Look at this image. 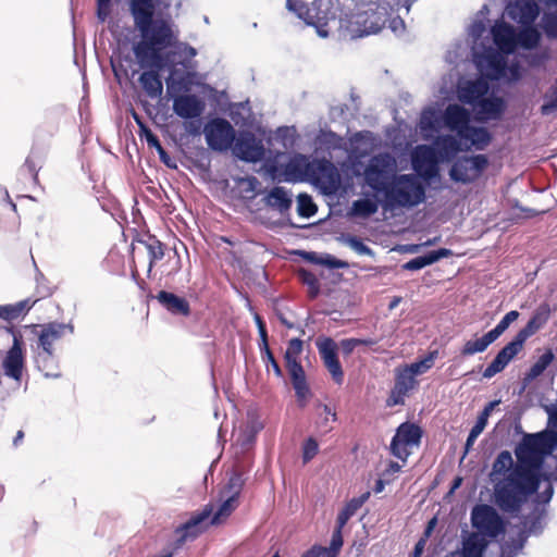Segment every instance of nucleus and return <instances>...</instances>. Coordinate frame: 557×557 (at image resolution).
<instances>
[{
    "mask_svg": "<svg viewBox=\"0 0 557 557\" xmlns=\"http://www.w3.org/2000/svg\"><path fill=\"white\" fill-rule=\"evenodd\" d=\"M473 529L482 536L494 540L505 533V522L498 511L491 505L476 504L470 512Z\"/></svg>",
    "mask_w": 557,
    "mask_h": 557,
    "instance_id": "a211bd4d",
    "label": "nucleus"
},
{
    "mask_svg": "<svg viewBox=\"0 0 557 557\" xmlns=\"http://www.w3.org/2000/svg\"><path fill=\"white\" fill-rule=\"evenodd\" d=\"M281 176L286 183L318 180L324 186L325 194H335L339 187V173L330 160L324 158L310 160L302 153H296L281 165Z\"/></svg>",
    "mask_w": 557,
    "mask_h": 557,
    "instance_id": "20e7f679",
    "label": "nucleus"
},
{
    "mask_svg": "<svg viewBox=\"0 0 557 557\" xmlns=\"http://www.w3.org/2000/svg\"><path fill=\"white\" fill-rule=\"evenodd\" d=\"M45 154L40 149L32 148L24 164L20 169V174L23 175L27 172L33 178L34 183L38 181V172L42 168Z\"/></svg>",
    "mask_w": 557,
    "mask_h": 557,
    "instance_id": "49530a36",
    "label": "nucleus"
},
{
    "mask_svg": "<svg viewBox=\"0 0 557 557\" xmlns=\"http://www.w3.org/2000/svg\"><path fill=\"white\" fill-rule=\"evenodd\" d=\"M486 30L485 22L481 18H475L468 28V34L472 39L471 55L474 62V48L480 49L482 46H486L482 41V37Z\"/></svg>",
    "mask_w": 557,
    "mask_h": 557,
    "instance_id": "8fccbe9b",
    "label": "nucleus"
},
{
    "mask_svg": "<svg viewBox=\"0 0 557 557\" xmlns=\"http://www.w3.org/2000/svg\"><path fill=\"white\" fill-rule=\"evenodd\" d=\"M515 28L503 18L495 20L490 26L488 34L493 48L499 53L510 55L515 53Z\"/></svg>",
    "mask_w": 557,
    "mask_h": 557,
    "instance_id": "cd10ccee",
    "label": "nucleus"
},
{
    "mask_svg": "<svg viewBox=\"0 0 557 557\" xmlns=\"http://www.w3.org/2000/svg\"><path fill=\"white\" fill-rule=\"evenodd\" d=\"M506 10L508 16L521 26L534 24L540 15V8L533 0H515Z\"/></svg>",
    "mask_w": 557,
    "mask_h": 557,
    "instance_id": "7c9ffc66",
    "label": "nucleus"
},
{
    "mask_svg": "<svg viewBox=\"0 0 557 557\" xmlns=\"http://www.w3.org/2000/svg\"><path fill=\"white\" fill-rule=\"evenodd\" d=\"M430 146L417 145L410 156L411 169L425 187V193L432 184L440 182L442 178L438 163L430 161Z\"/></svg>",
    "mask_w": 557,
    "mask_h": 557,
    "instance_id": "aec40b11",
    "label": "nucleus"
},
{
    "mask_svg": "<svg viewBox=\"0 0 557 557\" xmlns=\"http://www.w3.org/2000/svg\"><path fill=\"white\" fill-rule=\"evenodd\" d=\"M542 26L548 39H557V13H545L542 17Z\"/></svg>",
    "mask_w": 557,
    "mask_h": 557,
    "instance_id": "69168bd1",
    "label": "nucleus"
},
{
    "mask_svg": "<svg viewBox=\"0 0 557 557\" xmlns=\"http://www.w3.org/2000/svg\"><path fill=\"white\" fill-rule=\"evenodd\" d=\"M460 104L471 107L475 120L480 123L500 122L508 110V100L498 95L483 78L459 79L456 85Z\"/></svg>",
    "mask_w": 557,
    "mask_h": 557,
    "instance_id": "7ed1b4c3",
    "label": "nucleus"
},
{
    "mask_svg": "<svg viewBox=\"0 0 557 557\" xmlns=\"http://www.w3.org/2000/svg\"><path fill=\"white\" fill-rule=\"evenodd\" d=\"M490 166V159L484 153L461 154L448 170L449 180L456 184L470 185L475 183Z\"/></svg>",
    "mask_w": 557,
    "mask_h": 557,
    "instance_id": "2eb2a0df",
    "label": "nucleus"
},
{
    "mask_svg": "<svg viewBox=\"0 0 557 557\" xmlns=\"http://www.w3.org/2000/svg\"><path fill=\"white\" fill-rule=\"evenodd\" d=\"M553 482H554L553 478H548L547 481L543 482V483H545L543 491L539 492L532 499L534 505L544 506L546 508V506L549 504V502L552 500V498L554 496Z\"/></svg>",
    "mask_w": 557,
    "mask_h": 557,
    "instance_id": "e2e57ef3",
    "label": "nucleus"
},
{
    "mask_svg": "<svg viewBox=\"0 0 557 557\" xmlns=\"http://www.w3.org/2000/svg\"><path fill=\"white\" fill-rule=\"evenodd\" d=\"M212 510V505L208 504L175 529V548H181L187 541L197 539L206 530L205 523L211 519Z\"/></svg>",
    "mask_w": 557,
    "mask_h": 557,
    "instance_id": "393cba45",
    "label": "nucleus"
},
{
    "mask_svg": "<svg viewBox=\"0 0 557 557\" xmlns=\"http://www.w3.org/2000/svg\"><path fill=\"white\" fill-rule=\"evenodd\" d=\"M177 60H174L173 65L166 66L169 75L165 78L166 94L169 98L181 96L182 94H191V87L196 85L197 72L195 71H181L176 67Z\"/></svg>",
    "mask_w": 557,
    "mask_h": 557,
    "instance_id": "bb28decb",
    "label": "nucleus"
},
{
    "mask_svg": "<svg viewBox=\"0 0 557 557\" xmlns=\"http://www.w3.org/2000/svg\"><path fill=\"white\" fill-rule=\"evenodd\" d=\"M471 122L472 113L466 108L461 121L455 126L453 133L462 139L467 152L471 150L483 151L492 144L493 133L486 126L473 125Z\"/></svg>",
    "mask_w": 557,
    "mask_h": 557,
    "instance_id": "f3484780",
    "label": "nucleus"
},
{
    "mask_svg": "<svg viewBox=\"0 0 557 557\" xmlns=\"http://www.w3.org/2000/svg\"><path fill=\"white\" fill-rule=\"evenodd\" d=\"M522 58L531 67H540L549 60V53L545 50L523 54Z\"/></svg>",
    "mask_w": 557,
    "mask_h": 557,
    "instance_id": "338daca9",
    "label": "nucleus"
},
{
    "mask_svg": "<svg viewBox=\"0 0 557 557\" xmlns=\"http://www.w3.org/2000/svg\"><path fill=\"white\" fill-rule=\"evenodd\" d=\"M450 256H453V250L442 247L410 259L405 262L401 268L407 271H419Z\"/></svg>",
    "mask_w": 557,
    "mask_h": 557,
    "instance_id": "4c0bfd02",
    "label": "nucleus"
},
{
    "mask_svg": "<svg viewBox=\"0 0 557 557\" xmlns=\"http://www.w3.org/2000/svg\"><path fill=\"white\" fill-rule=\"evenodd\" d=\"M386 201L392 211L406 208L412 209L426 201L425 187L414 173H399L395 183L385 194Z\"/></svg>",
    "mask_w": 557,
    "mask_h": 557,
    "instance_id": "9d476101",
    "label": "nucleus"
},
{
    "mask_svg": "<svg viewBox=\"0 0 557 557\" xmlns=\"http://www.w3.org/2000/svg\"><path fill=\"white\" fill-rule=\"evenodd\" d=\"M555 355L552 349H546L539 359L531 366L523 376V387L541 376L554 361Z\"/></svg>",
    "mask_w": 557,
    "mask_h": 557,
    "instance_id": "c03bdc74",
    "label": "nucleus"
},
{
    "mask_svg": "<svg viewBox=\"0 0 557 557\" xmlns=\"http://www.w3.org/2000/svg\"><path fill=\"white\" fill-rule=\"evenodd\" d=\"M376 194H364L363 197L358 198L352 201L349 214L351 216L369 219L373 214H375L379 210V207H382L384 211H392L388 206L384 205L386 201V196L379 197Z\"/></svg>",
    "mask_w": 557,
    "mask_h": 557,
    "instance_id": "2f4dec72",
    "label": "nucleus"
},
{
    "mask_svg": "<svg viewBox=\"0 0 557 557\" xmlns=\"http://www.w3.org/2000/svg\"><path fill=\"white\" fill-rule=\"evenodd\" d=\"M263 202L267 207L285 214L293 206V194L283 186H274L265 193Z\"/></svg>",
    "mask_w": 557,
    "mask_h": 557,
    "instance_id": "f704fd0d",
    "label": "nucleus"
},
{
    "mask_svg": "<svg viewBox=\"0 0 557 557\" xmlns=\"http://www.w3.org/2000/svg\"><path fill=\"white\" fill-rule=\"evenodd\" d=\"M231 150L238 160L247 163L260 162L265 156L262 139L249 131L236 133Z\"/></svg>",
    "mask_w": 557,
    "mask_h": 557,
    "instance_id": "4be33fe9",
    "label": "nucleus"
},
{
    "mask_svg": "<svg viewBox=\"0 0 557 557\" xmlns=\"http://www.w3.org/2000/svg\"><path fill=\"white\" fill-rule=\"evenodd\" d=\"M500 404V399H495L488 401L482 411L476 417L475 423L470 429L469 434L467 436L466 443L463 445V453L461 456V461L467 457V455L472 449L476 438L481 435V433L484 431L488 423V418L492 414L495 407H497Z\"/></svg>",
    "mask_w": 557,
    "mask_h": 557,
    "instance_id": "473e14b6",
    "label": "nucleus"
},
{
    "mask_svg": "<svg viewBox=\"0 0 557 557\" xmlns=\"http://www.w3.org/2000/svg\"><path fill=\"white\" fill-rule=\"evenodd\" d=\"M319 451V444L315 438L308 437L302 444V462L311 461Z\"/></svg>",
    "mask_w": 557,
    "mask_h": 557,
    "instance_id": "774afa93",
    "label": "nucleus"
},
{
    "mask_svg": "<svg viewBox=\"0 0 557 557\" xmlns=\"http://www.w3.org/2000/svg\"><path fill=\"white\" fill-rule=\"evenodd\" d=\"M24 341H28L32 350L55 351L54 342L61 339L65 333L74 334L75 327L72 322L63 323L50 321L41 324L18 325Z\"/></svg>",
    "mask_w": 557,
    "mask_h": 557,
    "instance_id": "9b49d317",
    "label": "nucleus"
},
{
    "mask_svg": "<svg viewBox=\"0 0 557 557\" xmlns=\"http://www.w3.org/2000/svg\"><path fill=\"white\" fill-rule=\"evenodd\" d=\"M344 545L343 533L333 530L331 541L327 547L318 544L320 557H338Z\"/></svg>",
    "mask_w": 557,
    "mask_h": 557,
    "instance_id": "603ef678",
    "label": "nucleus"
},
{
    "mask_svg": "<svg viewBox=\"0 0 557 557\" xmlns=\"http://www.w3.org/2000/svg\"><path fill=\"white\" fill-rule=\"evenodd\" d=\"M550 317V308L547 304L540 305L529 319L527 324L508 342L484 369L482 376L492 379L500 373L522 350L525 342L541 330Z\"/></svg>",
    "mask_w": 557,
    "mask_h": 557,
    "instance_id": "39448f33",
    "label": "nucleus"
},
{
    "mask_svg": "<svg viewBox=\"0 0 557 557\" xmlns=\"http://www.w3.org/2000/svg\"><path fill=\"white\" fill-rule=\"evenodd\" d=\"M171 99L174 113L183 120L201 117L206 110L205 100L195 94H182Z\"/></svg>",
    "mask_w": 557,
    "mask_h": 557,
    "instance_id": "c85d7f7f",
    "label": "nucleus"
},
{
    "mask_svg": "<svg viewBox=\"0 0 557 557\" xmlns=\"http://www.w3.org/2000/svg\"><path fill=\"white\" fill-rule=\"evenodd\" d=\"M148 297L156 299L172 315L188 317L190 314V305L183 296L162 289L156 296Z\"/></svg>",
    "mask_w": 557,
    "mask_h": 557,
    "instance_id": "72a5a7b5",
    "label": "nucleus"
},
{
    "mask_svg": "<svg viewBox=\"0 0 557 557\" xmlns=\"http://www.w3.org/2000/svg\"><path fill=\"white\" fill-rule=\"evenodd\" d=\"M437 350L430 351L428 355H425L423 358L416 360L414 362L406 366V368L414 375H421L425 373L428 370H430L435 359L437 358Z\"/></svg>",
    "mask_w": 557,
    "mask_h": 557,
    "instance_id": "5fc2aeb1",
    "label": "nucleus"
},
{
    "mask_svg": "<svg viewBox=\"0 0 557 557\" xmlns=\"http://www.w3.org/2000/svg\"><path fill=\"white\" fill-rule=\"evenodd\" d=\"M133 53L139 67L144 70V72L138 77V83L140 87L149 98H160L163 92V82L161 77V72H163L166 66L173 65L175 52L161 54L157 52L146 51L145 63L141 61L138 52Z\"/></svg>",
    "mask_w": 557,
    "mask_h": 557,
    "instance_id": "1a4fd4ad",
    "label": "nucleus"
},
{
    "mask_svg": "<svg viewBox=\"0 0 557 557\" xmlns=\"http://www.w3.org/2000/svg\"><path fill=\"white\" fill-rule=\"evenodd\" d=\"M36 302L37 299L26 298L15 304L0 305V320L7 322V325H13L12 322L24 318Z\"/></svg>",
    "mask_w": 557,
    "mask_h": 557,
    "instance_id": "58836bf2",
    "label": "nucleus"
},
{
    "mask_svg": "<svg viewBox=\"0 0 557 557\" xmlns=\"http://www.w3.org/2000/svg\"><path fill=\"white\" fill-rule=\"evenodd\" d=\"M547 509L544 506L534 505L532 510L521 521V532L529 536H537L543 533L546 525Z\"/></svg>",
    "mask_w": 557,
    "mask_h": 557,
    "instance_id": "c9c22d12",
    "label": "nucleus"
},
{
    "mask_svg": "<svg viewBox=\"0 0 557 557\" xmlns=\"http://www.w3.org/2000/svg\"><path fill=\"white\" fill-rule=\"evenodd\" d=\"M494 483V502L506 513L517 516L525 504L520 483L512 475L504 476Z\"/></svg>",
    "mask_w": 557,
    "mask_h": 557,
    "instance_id": "dca6fc26",
    "label": "nucleus"
},
{
    "mask_svg": "<svg viewBox=\"0 0 557 557\" xmlns=\"http://www.w3.org/2000/svg\"><path fill=\"white\" fill-rule=\"evenodd\" d=\"M528 539L524 532L519 531L516 537H510L509 541L502 546V552L517 557L524 548Z\"/></svg>",
    "mask_w": 557,
    "mask_h": 557,
    "instance_id": "4d7b16f0",
    "label": "nucleus"
},
{
    "mask_svg": "<svg viewBox=\"0 0 557 557\" xmlns=\"http://www.w3.org/2000/svg\"><path fill=\"white\" fill-rule=\"evenodd\" d=\"M160 0H127L128 11L139 40L132 46L133 52H141L148 45H164L173 37L171 13L158 11ZM113 0H96V17L104 23L112 14Z\"/></svg>",
    "mask_w": 557,
    "mask_h": 557,
    "instance_id": "f257e3e1",
    "label": "nucleus"
},
{
    "mask_svg": "<svg viewBox=\"0 0 557 557\" xmlns=\"http://www.w3.org/2000/svg\"><path fill=\"white\" fill-rule=\"evenodd\" d=\"M138 127H139V137L145 140L147 145L153 149L158 148L161 145V141L157 134H154L151 128L145 124L141 119L134 113L133 114Z\"/></svg>",
    "mask_w": 557,
    "mask_h": 557,
    "instance_id": "6e6d98bb",
    "label": "nucleus"
},
{
    "mask_svg": "<svg viewBox=\"0 0 557 557\" xmlns=\"http://www.w3.org/2000/svg\"><path fill=\"white\" fill-rule=\"evenodd\" d=\"M396 158L387 151L374 153L363 168L364 184L376 195L385 196L398 176Z\"/></svg>",
    "mask_w": 557,
    "mask_h": 557,
    "instance_id": "6e6552de",
    "label": "nucleus"
},
{
    "mask_svg": "<svg viewBox=\"0 0 557 557\" xmlns=\"http://www.w3.org/2000/svg\"><path fill=\"white\" fill-rule=\"evenodd\" d=\"M1 329L12 336V345L4 351L1 361L3 374L15 382H21L26 369V342L17 325H3Z\"/></svg>",
    "mask_w": 557,
    "mask_h": 557,
    "instance_id": "4468645a",
    "label": "nucleus"
},
{
    "mask_svg": "<svg viewBox=\"0 0 557 557\" xmlns=\"http://www.w3.org/2000/svg\"><path fill=\"white\" fill-rule=\"evenodd\" d=\"M320 358L324 367L330 372L335 383L342 384L344 381V371L338 359V345L332 337H318L315 341Z\"/></svg>",
    "mask_w": 557,
    "mask_h": 557,
    "instance_id": "a878e982",
    "label": "nucleus"
},
{
    "mask_svg": "<svg viewBox=\"0 0 557 557\" xmlns=\"http://www.w3.org/2000/svg\"><path fill=\"white\" fill-rule=\"evenodd\" d=\"M506 57L492 46L474 48V65L480 73L491 81L515 85L522 79L524 70L519 61L508 62Z\"/></svg>",
    "mask_w": 557,
    "mask_h": 557,
    "instance_id": "0eeeda50",
    "label": "nucleus"
},
{
    "mask_svg": "<svg viewBox=\"0 0 557 557\" xmlns=\"http://www.w3.org/2000/svg\"><path fill=\"white\" fill-rule=\"evenodd\" d=\"M423 436V430L420 425L406 421L400 423L394 436L391 440L389 451L391 454L403 461L409 457L407 447L419 446Z\"/></svg>",
    "mask_w": 557,
    "mask_h": 557,
    "instance_id": "412c9836",
    "label": "nucleus"
},
{
    "mask_svg": "<svg viewBox=\"0 0 557 557\" xmlns=\"http://www.w3.org/2000/svg\"><path fill=\"white\" fill-rule=\"evenodd\" d=\"M557 449V436L545 433H523L515 447L516 458L521 467L519 483L525 503L539 493L540 486L553 472L545 470V460Z\"/></svg>",
    "mask_w": 557,
    "mask_h": 557,
    "instance_id": "f03ea898",
    "label": "nucleus"
},
{
    "mask_svg": "<svg viewBox=\"0 0 557 557\" xmlns=\"http://www.w3.org/2000/svg\"><path fill=\"white\" fill-rule=\"evenodd\" d=\"M261 358L267 366H271L276 377L282 379L284 376L283 370L275 359L272 350L269 345H264V347L260 348Z\"/></svg>",
    "mask_w": 557,
    "mask_h": 557,
    "instance_id": "0e129e2a",
    "label": "nucleus"
},
{
    "mask_svg": "<svg viewBox=\"0 0 557 557\" xmlns=\"http://www.w3.org/2000/svg\"><path fill=\"white\" fill-rule=\"evenodd\" d=\"M337 240L348 246L360 256H369L372 258L375 256L373 249L370 248L367 244H364L363 239L360 238L359 236L349 233H343L337 237Z\"/></svg>",
    "mask_w": 557,
    "mask_h": 557,
    "instance_id": "de8ad7c7",
    "label": "nucleus"
},
{
    "mask_svg": "<svg viewBox=\"0 0 557 557\" xmlns=\"http://www.w3.org/2000/svg\"><path fill=\"white\" fill-rule=\"evenodd\" d=\"M433 151L440 163H450L460 152H467L462 139L457 134L441 135L433 144Z\"/></svg>",
    "mask_w": 557,
    "mask_h": 557,
    "instance_id": "c756f323",
    "label": "nucleus"
},
{
    "mask_svg": "<svg viewBox=\"0 0 557 557\" xmlns=\"http://www.w3.org/2000/svg\"><path fill=\"white\" fill-rule=\"evenodd\" d=\"M359 507L350 499L346 503V505L338 512L336 518V525L334 530H338L343 533L344 527L347 524L349 519L357 512Z\"/></svg>",
    "mask_w": 557,
    "mask_h": 557,
    "instance_id": "bf43d9fd",
    "label": "nucleus"
},
{
    "mask_svg": "<svg viewBox=\"0 0 557 557\" xmlns=\"http://www.w3.org/2000/svg\"><path fill=\"white\" fill-rule=\"evenodd\" d=\"M318 211V206L313 201L311 195L307 193H299L297 195V213L301 218L309 219Z\"/></svg>",
    "mask_w": 557,
    "mask_h": 557,
    "instance_id": "864d4df0",
    "label": "nucleus"
},
{
    "mask_svg": "<svg viewBox=\"0 0 557 557\" xmlns=\"http://www.w3.org/2000/svg\"><path fill=\"white\" fill-rule=\"evenodd\" d=\"M247 423L245 429L239 434V443L242 447L249 448L251 447L257 440V435L263 430L264 424L260 419L257 410H249L247 413Z\"/></svg>",
    "mask_w": 557,
    "mask_h": 557,
    "instance_id": "a19ab883",
    "label": "nucleus"
},
{
    "mask_svg": "<svg viewBox=\"0 0 557 557\" xmlns=\"http://www.w3.org/2000/svg\"><path fill=\"white\" fill-rule=\"evenodd\" d=\"M416 383V376L405 367L403 371L397 373L394 386L408 393L414 387Z\"/></svg>",
    "mask_w": 557,
    "mask_h": 557,
    "instance_id": "680f3d73",
    "label": "nucleus"
},
{
    "mask_svg": "<svg viewBox=\"0 0 557 557\" xmlns=\"http://www.w3.org/2000/svg\"><path fill=\"white\" fill-rule=\"evenodd\" d=\"M32 351L37 370L40 371L46 379H60L62 376L59 371V358L55 351Z\"/></svg>",
    "mask_w": 557,
    "mask_h": 557,
    "instance_id": "e433bc0d",
    "label": "nucleus"
},
{
    "mask_svg": "<svg viewBox=\"0 0 557 557\" xmlns=\"http://www.w3.org/2000/svg\"><path fill=\"white\" fill-rule=\"evenodd\" d=\"M417 0H355L356 2V23L361 27L362 35L379 33L389 18V14H395L400 9H405L408 14L411 5Z\"/></svg>",
    "mask_w": 557,
    "mask_h": 557,
    "instance_id": "423d86ee",
    "label": "nucleus"
},
{
    "mask_svg": "<svg viewBox=\"0 0 557 557\" xmlns=\"http://www.w3.org/2000/svg\"><path fill=\"white\" fill-rule=\"evenodd\" d=\"M466 107L460 103H448L444 109L436 107H425L420 116L419 127L425 138L429 134L438 132L441 128H447L454 132L455 126L459 124Z\"/></svg>",
    "mask_w": 557,
    "mask_h": 557,
    "instance_id": "ddd939ff",
    "label": "nucleus"
},
{
    "mask_svg": "<svg viewBox=\"0 0 557 557\" xmlns=\"http://www.w3.org/2000/svg\"><path fill=\"white\" fill-rule=\"evenodd\" d=\"M245 485L244 474L240 471H233L228 478L227 484L225 486L226 491L230 493V497H234L238 500L242 490Z\"/></svg>",
    "mask_w": 557,
    "mask_h": 557,
    "instance_id": "13d9d810",
    "label": "nucleus"
},
{
    "mask_svg": "<svg viewBox=\"0 0 557 557\" xmlns=\"http://www.w3.org/2000/svg\"><path fill=\"white\" fill-rule=\"evenodd\" d=\"M236 129L228 120L214 116L208 120L203 126L206 143L212 151L225 152L232 148Z\"/></svg>",
    "mask_w": 557,
    "mask_h": 557,
    "instance_id": "6ab92c4d",
    "label": "nucleus"
},
{
    "mask_svg": "<svg viewBox=\"0 0 557 557\" xmlns=\"http://www.w3.org/2000/svg\"><path fill=\"white\" fill-rule=\"evenodd\" d=\"M488 348L484 337L481 336L475 339L467 341L460 349V355L463 357L473 356L475 354L484 352Z\"/></svg>",
    "mask_w": 557,
    "mask_h": 557,
    "instance_id": "052dcab7",
    "label": "nucleus"
},
{
    "mask_svg": "<svg viewBox=\"0 0 557 557\" xmlns=\"http://www.w3.org/2000/svg\"><path fill=\"white\" fill-rule=\"evenodd\" d=\"M515 467V461L512 459V455L509 450H502L496 456L493 465H492V471L490 473V479L492 482L496 481L497 475H504L511 472V470Z\"/></svg>",
    "mask_w": 557,
    "mask_h": 557,
    "instance_id": "a18cd8bd",
    "label": "nucleus"
},
{
    "mask_svg": "<svg viewBox=\"0 0 557 557\" xmlns=\"http://www.w3.org/2000/svg\"><path fill=\"white\" fill-rule=\"evenodd\" d=\"M541 41L542 34L533 24L522 26L518 34L515 33V49L535 50L540 47Z\"/></svg>",
    "mask_w": 557,
    "mask_h": 557,
    "instance_id": "79ce46f5",
    "label": "nucleus"
},
{
    "mask_svg": "<svg viewBox=\"0 0 557 557\" xmlns=\"http://www.w3.org/2000/svg\"><path fill=\"white\" fill-rule=\"evenodd\" d=\"M286 9L308 26H313L321 38L329 36V30L325 29V24L322 23L326 20V11L320 9L318 0H314L311 5L302 0H286Z\"/></svg>",
    "mask_w": 557,
    "mask_h": 557,
    "instance_id": "5701e85b",
    "label": "nucleus"
},
{
    "mask_svg": "<svg viewBox=\"0 0 557 557\" xmlns=\"http://www.w3.org/2000/svg\"><path fill=\"white\" fill-rule=\"evenodd\" d=\"M137 242L145 246L149 255L148 273L152 271L157 261H160L164 257V245L157 238L156 235L146 234L137 239Z\"/></svg>",
    "mask_w": 557,
    "mask_h": 557,
    "instance_id": "37998d69",
    "label": "nucleus"
},
{
    "mask_svg": "<svg viewBox=\"0 0 557 557\" xmlns=\"http://www.w3.org/2000/svg\"><path fill=\"white\" fill-rule=\"evenodd\" d=\"M237 502L238 500L234 497L227 496V498L220 504L218 509L214 512L212 511L209 525L221 524L235 510Z\"/></svg>",
    "mask_w": 557,
    "mask_h": 557,
    "instance_id": "09e8293b",
    "label": "nucleus"
},
{
    "mask_svg": "<svg viewBox=\"0 0 557 557\" xmlns=\"http://www.w3.org/2000/svg\"><path fill=\"white\" fill-rule=\"evenodd\" d=\"M304 350V341L294 337L288 341L287 348L284 352V362L290 380V384L295 391L297 401L304 406L306 400L311 397L310 386L307 382L305 369L299 361V356Z\"/></svg>",
    "mask_w": 557,
    "mask_h": 557,
    "instance_id": "f8f14e48",
    "label": "nucleus"
},
{
    "mask_svg": "<svg viewBox=\"0 0 557 557\" xmlns=\"http://www.w3.org/2000/svg\"><path fill=\"white\" fill-rule=\"evenodd\" d=\"M485 537L480 533L468 534L462 540V549L453 555L456 557H484L488 546V541Z\"/></svg>",
    "mask_w": 557,
    "mask_h": 557,
    "instance_id": "ea45409f",
    "label": "nucleus"
},
{
    "mask_svg": "<svg viewBox=\"0 0 557 557\" xmlns=\"http://www.w3.org/2000/svg\"><path fill=\"white\" fill-rule=\"evenodd\" d=\"M172 30H173V37L164 42V45H148L146 48H144V51L139 52L141 61L145 63V52L151 51L157 53H169V52H175L174 53V60H176L177 55H184L185 59L177 62V64H181L183 67L188 69L190 65V59L197 55V49L193 46H190L188 42H184L180 40V29L176 26L175 22L172 24Z\"/></svg>",
    "mask_w": 557,
    "mask_h": 557,
    "instance_id": "b1692460",
    "label": "nucleus"
},
{
    "mask_svg": "<svg viewBox=\"0 0 557 557\" xmlns=\"http://www.w3.org/2000/svg\"><path fill=\"white\" fill-rule=\"evenodd\" d=\"M298 278L304 285L308 286V296L310 299H315L320 295L321 285L313 272L300 269L298 271Z\"/></svg>",
    "mask_w": 557,
    "mask_h": 557,
    "instance_id": "3c124183",
    "label": "nucleus"
}]
</instances>
